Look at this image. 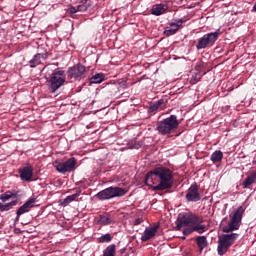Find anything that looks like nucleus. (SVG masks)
Returning a JSON list of instances; mask_svg holds the SVG:
<instances>
[{
	"instance_id": "473e14b6",
	"label": "nucleus",
	"mask_w": 256,
	"mask_h": 256,
	"mask_svg": "<svg viewBox=\"0 0 256 256\" xmlns=\"http://www.w3.org/2000/svg\"><path fill=\"white\" fill-rule=\"evenodd\" d=\"M193 232H194L193 227L192 228H186L183 231V235H191V233H193Z\"/></svg>"
},
{
	"instance_id": "c756f323",
	"label": "nucleus",
	"mask_w": 256,
	"mask_h": 256,
	"mask_svg": "<svg viewBox=\"0 0 256 256\" xmlns=\"http://www.w3.org/2000/svg\"><path fill=\"white\" fill-rule=\"evenodd\" d=\"M199 81H201V77H198L197 73L192 75L191 80H190V83H192V85H195V83H199Z\"/></svg>"
},
{
	"instance_id": "9d476101",
	"label": "nucleus",
	"mask_w": 256,
	"mask_h": 256,
	"mask_svg": "<svg viewBox=\"0 0 256 256\" xmlns=\"http://www.w3.org/2000/svg\"><path fill=\"white\" fill-rule=\"evenodd\" d=\"M186 201L188 203H197L201 201V193L199 192V186L197 182H194L189 188L186 193Z\"/></svg>"
},
{
	"instance_id": "1a4fd4ad",
	"label": "nucleus",
	"mask_w": 256,
	"mask_h": 256,
	"mask_svg": "<svg viewBox=\"0 0 256 256\" xmlns=\"http://www.w3.org/2000/svg\"><path fill=\"white\" fill-rule=\"evenodd\" d=\"M55 168L58 173L65 175V173H71L75 171V165H77V159L75 157H71L65 162H55Z\"/></svg>"
},
{
	"instance_id": "4c0bfd02",
	"label": "nucleus",
	"mask_w": 256,
	"mask_h": 256,
	"mask_svg": "<svg viewBox=\"0 0 256 256\" xmlns=\"http://www.w3.org/2000/svg\"><path fill=\"white\" fill-rule=\"evenodd\" d=\"M182 239H185V237H182Z\"/></svg>"
},
{
	"instance_id": "2eb2a0df",
	"label": "nucleus",
	"mask_w": 256,
	"mask_h": 256,
	"mask_svg": "<svg viewBox=\"0 0 256 256\" xmlns=\"http://www.w3.org/2000/svg\"><path fill=\"white\" fill-rule=\"evenodd\" d=\"M157 229H159V226L146 227L143 235L141 236V241L143 243H145V242L149 241L150 239H153V237H155V235H157Z\"/></svg>"
},
{
	"instance_id": "0eeeda50",
	"label": "nucleus",
	"mask_w": 256,
	"mask_h": 256,
	"mask_svg": "<svg viewBox=\"0 0 256 256\" xmlns=\"http://www.w3.org/2000/svg\"><path fill=\"white\" fill-rule=\"evenodd\" d=\"M125 195H127V190L124 188L110 186L98 192L96 197L100 201H107L109 199H114V197H123Z\"/></svg>"
},
{
	"instance_id": "6ab92c4d",
	"label": "nucleus",
	"mask_w": 256,
	"mask_h": 256,
	"mask_svg": "<svg viewBox=\"0 0 256 256\" xmlns=\"http://www.w3.org/2000/svg\"><path fill=\"white\" fill-rule=\"evenodd\" d=\"M196 243L198 245L200 253H202L203 249H206V247H208L209 245V242H207V236H198L196 238Z\"/></svg>"
},
{
	"instance_id": "f03ea898",
	"label": "nucleus",
	"mask_w": 256,
	"mask_h": 256,
	"mask_svg": "<svg viewBox=\"0 0 256 256\" xmlns=\"http://www.w3.org/2000/svg\"><path fill=\"white\" fill-rule=\"evenodd\" d=\"M177 129H179V120L177 119V115H170L156 123V131L159 135H171V133H175Z\"/></svg>"
},
{
	"instance_id": "f3484780",
	"label": "nucleus",
	"mask_w": 256,
	"mask_h": 256,
	"mask_svg": "<svg viewBox=\"0 0 256 256\" xmlns=\"http://www.w3.org/2000/svg\"><path fill=\"white\" fill-rule=\"evenodd\" d=\"M169 9V6L167 4H155L152 6L150 12L152 15H155L156 17H159V15H163L165 11Z\"/></svg>"
},
{
	"instance_id": "bb28decb",
	"label": "nucleus",
	"mask_w": 256,
	"mask_h": 256,
	"mask_svg": "<svg viewBox=\"0 0 256 256\" xmlns=\"http://www.w3.org/2000/svg\"><path fill=\"white\" fill-rule=\"evenodd\" d=\"M89 9V6L87 5V0H82L81 4L77 6V11L80 13H84V11H87Z\"/></svg>"
},
{
	"instance_id": "393cba45",
	"label": "nucleus",
	"mask_w": 256,
	"mask_h": 256,
	"mask_svg": "<svg viewBox=\"0 0 256 256\" xmlns=\"http://www.w3.org/2000/svg\"><path fill=\"white\" fill-rule=\"evenodd\" d=\"M115 244H111L107 246V248L104 251L103 256H115Z\"/></svg>"
},
{
	"instance_id": "ddd939ff",
	"label": "nucleus",
	"mask_w": 256,
	"mask_h": 256,
	"mask_svg": "<svg viewBox=\"0 0 256 256\" xmlns=\"http://www.w3.org/2000/svg\"><path fill=\"white\" fill-rule=\"evenodd\" d=\"M46 59H49V53H47V52L37 53L29 61L30 69H35V67H38V65H41L42 60L46 61Z\"/></svg>"
},
{
	"instance_id": "5701e85b",
	"label": "nucleus",
	"mask_w": 256,
	"mask_h": 256,
	"mask_svg": "<svg viewBox=\"0 0 256 256\" xmlns=\"http://www.w3.org/2000/svg\"><path fill=\"white\" fill-rule=\"evenodd\" d=\"M100 225H112L113 220L111 219V216L109 215H102L100 216V219L98 221Z\"/></svg>"
},
{
	"instance_id": "423d86ee",
	"label": "nucleus",
	"mask_w": 256,
	"mask_h": 256,
	"mask_svg": "<svg viewBox=\"0 0 256 256\" xmlns=\"http://www.w3.org/2000/svg\"><path fill=\"white\" fill-rule=\"evenodd\" d=\"M237 237H239V234L237 233H231V234H222L218 237V247L217 252L218 255L223 256L227 251H229V248L237 241Z\"/></svg>"
},
{
	"instance_id": "b1692460",
	"label": "nucleus",
	"mask_w": 256,
	"mask_h": 256,
	"mask_svg": "<svg viewBox=\"0 0 256 256\" xmlns=\"http://www.w3.org/2000/svg\"><path fill=\"white\" fill-rule=\"evenodd\" d=\"M73 201H79V199H76L75 196L72 194L70 196H67L62 202H60V205L62 207H67L69 203H73Z\"/></svg>"
},
{
	"instance_id": "c85d7f7f",
	"label": "nucleus",
	"mask_w": 256,
	"mask_h": 256,
	"mask_svg": "<svg viewBox=\"0 0 256 256\" xmlns=\"http://www.w3.org/2000/svg\"><path fill=\"white\" fill-rule=\"evenodd\" d=\"M192 225H194L193 227H192V231H194V232H196V233H205V225H201V223L200 224H192Z\"/></svg>"
},
{
	"instance_id": "aec40b11",
	"label": "nucleus",
	"mask_w": 256,
	"mask_h": 256,
	"mask_svg": "<svg viewBox=\"0 0 256 256\" xmlns=\"http://www.w3.org/2000/svg\"><path fill=\"white\" fill-rule=\"evenodd\" d=\"M103 81H105V74L103 73H97L90 78L91 84H99L103 83Z\"/></svg>"
},
{
	"instance_id": "a878e982",
	"label": "nucleus",
	"mask_w": 256,
	"mask_h": 256,
	"mask_svg": "<svg viewBox=\"0 0 256 256\" xmlns=\"http://www.w3.org/2000/svg\"><path fill=\"white\" fill-rule=\"evenodd\" d=\"M15 197V194H13V192L11 191H7L6 193L2 194L0 196L1 201H3V203H5L6 201H9V199Z\"/></svg>"
},
{
	"instance_id": "72a5a7b5",
	"label": "nucleus",
	"mask_w": 256,
	"mask_h": 256,
	"mask_svg": "<svg viewBox=\"0 0 256 256\" xmlns=\"http://www.w3.org/2000/svg\"><path fill=\"white\" fill-rule=\"evenodd\" d=\"M155 104L158 105V107H161V105L165 104V100L160 99V100L156 101Z\"/></svg>"
},
{
	"instance_id": "4468645a",
	"label": "nucleus",
	"mask_w": 256,
	"mask_h": 256,
	"mask_svg": "<svg viewBox=\"0 0 256 256\" xmlns=\"http://www.w3.org/2000/svg\"><path fill=\"white\" fill-rule=\"evenodd\" d=\"M36 198H30L27 200L16 212V215H24V213H29L33 207H35Z\"/></svg>"
},
{
	"instance_id": "7ed1b4c3",
	"label": "nucleus",
	"mask_w": 256,
	"mask_h": 256,
	"mask_svg": "<svg viewBox=\"0 0 256 256\" xmlns=\"http://www.w3.org/2000/svg\"><path fill=\"white\" fill-rule=\"evenodd\" d=\"M65 81H67V74H65V70L56 68L50 74V78L47 81L48 90L50 93H56L58 89H61V87L65 85Z\"/></svg>"
},
{
	"instance_id": "f257e3e1",
	"label": "nucleus",
	"mask_w": 256,
	"mask_h": 256,
	"mask_svg": "<svg viewBox=\"0 0 256 256\" xmlns=\"http://www.w3.org/2000/svg\"><path fill=\"white\" fill-rule=\"evenodd\" d=\"M144 183L148 187L156 185L153 187V191H165L173 187L175 178L171 169L167 167H156L146 174Z\"/></svg>"
},
{
	"instance_id": "f704fd0d",
	"label": "nucleus",
	"mask_w": 256,
	"mask_h": 256,
	"mask_svg": "<svg viewBox=\"0 0 256 256\" xmlns=\"http://www.w3.org/2000/svg\"><path fill=\"white\" fill-rule=\"evenodd\" d=\"M143 223V218H137L134 222V225H141Z\"/></svg>"
},
{
	"instance_id": "dca6fc26",
	"label": "nucleus",
	"mask_w": 256,
	"mask_h": 256,
	"mask_svg": "<svg viewBox=\"0 0 256 256\" xmlns=\"http://www.w3.org/2000/svg\"><path fill=\"white\" fill-rule=\"evenodd\" d=\"M19 174L22 181H31V179H33V167L26 166L19 169Z\"/></svg>"
},
{
	"instance_id": "7c9ffc66",
	"label": "nucleus",
	"mask_w": 256,
	"mask_h": 256,
	"mask_svg": "<svg viewBox=\"0 0 256 256\" xmlns=\"http://www.w3.org/2000/svg\"><path fill=\"white\" fill-rule=\"evenodd\" d=\"M78 12L79 11L77 10V7H75V6H70L68 8V13H70L71 17H73V18H75V16H73V15H75V13H78Z\"/></svg>"
},
{
	"instance_id": "2f4dec72",
	"label": "nucleus",
	"mask_w": 256,
	"mask_h": 256,
	"mask_svg": "<svg viewBox=\"0 0 256 256\" xmlns=\"http://www.w3.org/2000/svg\"><path fill=\"white\" fill-rule=\"evenodd\" d=\"M157 109H159L158 105L156 104V102H154L152 105H150L149 107V111H151V113H153V111H157Z\"/></svg>"
},
{
	"instance_id": "e433bc0d",
	"label": "nucleus",
	"mask_w": 256,
	"mask_h": 256,
	"mask_svg": "<svg viewBox=\"0 0 256 256\" xmlns=\"http://www.w3.org/2000/svg\"><path fill=\"white\" fill-rule=\"evenodd\" d=\"M19 217H21V215H16L15 223H18V221H19Z\"/></svg>"
},
{
	"instance_id": "6e6552de",
	"label": "nucleus",
	"mask_w": 256,
	"mask_h": 256,
	"mask_svg": "<svg viewBox=\"0 0 256 256\" xmlns=\"http://www.w3.org/2000/svg\"><path fill=\"white\" fill-rule=\"evenodd\" d=\"M219 29L215 32H210L205 34L198 40L196 45V49L201 51V49H207V47H213L215 43H217V39H219Z\"/></svg>"
},
{
	"instance_id": "412c9836",
	"label": "nucleus",
	"mask_w": 256,
	"mask_h": 256,
	"mask_svg": "<svg viewBox=\"0 0 256 256\" xmlns=\"http://www.w3.org/2000/svg\"><path fill=\"white\" fill-rule=\"evenodd\" d=\"M210 160L212 161V163H219L223 160V152H221V150H216L212 153Z\"/></svg>"
},
{
	"instance_id": "cd10ccee",
	"label": "nucleus",
	"mask_w": 256,
	"mask_h": 256,
	"mask_svg": "<svg viewBox=\"0 0 256 256\" xmlns=\"http://www.w3.org/2000/svg\"><path fill=\"white\" fill-rule=\"evenodd\" d=\"M112 240L113 237H111V234L107 233L99 238V243H111Z\"/></svg>"
},
{
	"instance_id": "c9c22d12",
	"label": "nucleus",
	"mask_w": 256,
	"mask_h": 256,
	"mask_svg": "<svg viewBox=\"0 0 256 256\" xmlns=\"http://www.w3.org/2000/svg\"><path fill=\"white\" fill-rule=\"evenodd\" d=\"M80 195H81V188H78V189L76 190V193L73 194V196L77 199V197H79Z\"/></svg>"
},
{
	"instance_id": "20e7f679",
	"label": "nucleus",
	"mask_w": 256,
	"mask_h": 256,
	"mask_svg": "<svg viewBox=\"0 0 256 256\" xmlns=\"http://www.w3.org/2000/svg\"><path fill=\"white\" fill-rule=\"evenodd\" d=\"M203 222V218L193 213L181 212L178 214L175 230L181 231L183 227H189V225H199Z\"/></svg>"
},
{
	"instance_id": "39448f33",
	"label": "nucleus",
	"mask_w": 256,
	"mask_h": 256,
	"mask_svg": "<svg viewBox=\"0 0 256 256\" xmlns=\"http://www.w3.org/2000/svg\"><path fill=\"white\" fill-rule=\"evenodd\" d=\"M243 213H245V208L243 206H239L236 210H234V213L229 215L230 222L228 223V226H225L222 229L223 233L237 231L239 227H241Z\"/></svg>"
},
{
	"instance_id": "9b49d317",
	"label": "nucleus",
	"mask_w": 256,
	"mask_h": 256,
	"mask_svg": "<svg viewBox=\"0 0 256 256\" xmlns=\"http://www.w3.org/2000/svg\"><path fill=\"white\" fill-rule=\"evenodd\" d=\"M186 21L187 20H185L183 18L175 19L173 22H171L169 24L168 27L165 28L164 35L166 37H171V35H175L179 31V29H181V27H183V24Z\"/></svg>"
},
{
	"instance_id": "a211bd4d",
	"label": "nucleus",
	"mask_w": 256,
	"mask_h": 256,
	"mask_svg": "<svg viewBox=\"0 0 256 256\" xmlns=\"http://www.w3.org/2000/svg\"><path fill=\"white\" fill-rule=\"evenodd\" d=\"M256 183V172L251 173L248 175L242 182L243 189H249L251 185Z\"/></svg>"
},
{
	"instance_id": "4be33fe9",
	"label": "nucleus",
	"mask_w": 256,
	"mask_h": 256,
	"mask_svg": "<svg viewBox=\"0 0 256 256\" xmlns=\"http://www.w3.org/2000/svg\"><path fill=\"white\" fill-rule=\"evenodd\" d=\"M18 201L17 200H13L10 203H0V211H9L10 209H13V207H15V205H17Z\"/></svg>"
},
{
	"instance_id": "f8f14e48",
	"label": "nucleus",
	"mask_w": 256,
	"mask_h": 256,
	"mask_svg": "<svg viewBox=\"0 0 256 256\" xmlns=\"http://www.w3.org/2000/svg\"><path fill=\"white\" fill-rule=\"evenodd\" d=\"M86 68L83 64L79 63L73 67L68 68L67 77L69 79H81L85 75Z\"/></svg>"
}]
</instances>
